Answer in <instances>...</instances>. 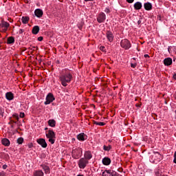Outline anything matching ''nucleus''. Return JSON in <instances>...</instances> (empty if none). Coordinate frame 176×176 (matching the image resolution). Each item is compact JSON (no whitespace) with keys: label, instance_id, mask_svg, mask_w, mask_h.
<instances>
[{"label":"nucleus","instance_id":"c756f323","mask_svg":"<svg viewBox=\"0 0 176 176\" xmlns=\"http://www.w3.org/2000/svg\"><path fill=\"white\" fill-rule=\"evenodd\" d=\"M103 149H104V151H111V146H103Z\"/></svg>","mask_w":176,"mask_h":176},{"label":"nucleus","instance_id":"a19ab883","mask_svg":"<svg viewBox=\"0 0 176 176\" xmlns=\"http://www.w3.org/2000/svg\"><path fill=\"white\" fill-rule=\"evenodd\" d=\"M23 32H24V30L23 29H20L19 30V34H23Z\"/></svg>","mask_w":176,"mask_h":176},{"label":"nucleus","instance_id":"e433bc0d","mask_svg":"<svg viewBox=\"0 0 176 176\" xmlns=\"http://www.w3.org/2000/svg\"><path fill=\"white\" fill-rule=\"evenodd\" d=\"M38 41L39 42H42V41H43V36H39V37H38Z\"/></svg>","mask_w":176,"mask_h":176},{"label":"nucleus","instance_id":"1a4fd4ad","mask_svg":"<svg viewBox=\"0 0 176 176\" xmlns=\"http://www.w3.org/2000/svg\"><path fill=\"white\" fill-rule=\"evenodd\" d=\"M106 19H107V15H105V13L100 12L97 16V21L99 23H104Z\"/></svg>","mask_w":176,"mask_h":176},{"label":"nucleus","instance_id":"de8ad7c7","mask_svg":"<svg viewBox=\"0 0 176 176\" xmlns=\"http://www.w3.org/2000/svg\"><path fill=\"white\" fill-rule=\"evenodd\" d=\"M173 78L176 80V74H173Z\"/></svg>","mask_w":176,"mask_h":176},{"label":"nucleus","instance_id":"f8f14e48","mask_svg":"<svg viewBox=\"0 0 176 176\" xmlns=\"http://www.w3.org/2000/svg\"><path fill=\"white\" fill-rule=\"evenodd\" d=\"M34 14H35L36 17L41 19V17H42V16H43V11L41 9L38 8V9L35 10Z\"/></svg>","mask_w":176,"mask_h":176},{"label":"nucleus","instance_id":"4be33fe9","mask_svg":"<svg viewBox=\"0 0 176 176\" xmlns=\"http://www.w3.org/2000/svg\"><path fill=\"white\" fill-rule=\"evenodd\" d=\"M43 170L45 171V174H50V168L46 165H41Z\"/></svg>","mask_w":176,"mask_h":176},{"label":"nucleus","instance_id":"8fccbe9b","mask_svg":"<svg viewBox=\"0 0 176 176\" xmlns=\"http://www.w3.org/2000/svg\"><path fill=\"white\" fill-rule=\"evenodd\" d=\"M136 107H141V104H136Z\"/></svg>","mask_w":176,"mask_h":176},{"label":"nucleus","instance_id":"423d86ee","mask_svg":"<svg viewBox=\"0 0 176 176\" xmlns=\"http://www.w3.org/2000/svg\"><path fill=\"white\" fill-rule=\"evenodd\" d=\"M78 164L79 168H82L83 170L86 168V166L89 164V160H86V158L82 157L78 160Z\"/></svg>","mask_w":176,"mask_h":176},{"label":"nucleus","instance_id":"20e7f679","mask_svg":"<svg viewBox=\"0 0 176 176\" xmlns=\"http://www.w3.org/2000/svg\"><path fill=\"white\" fill-rule=\"evenodd\" d=\"M72 157L74 159H79L82 156V148H73L72 150Z\"/></svg>","mask_w":176,"mask_h":176},{"label":"nucleus","instance_id":"7ed1b4c3","mask_svg":"<svg viewBox=\"0 0 176 176\" xmlns=\"http://www.w3.org/2000/svg\"><path fill=\"white\" fill-rule=\"evenodd\" d=\"M47 138H48L49 142L50 144H53L54 142H56V133L53 130L50 129L45 134Z\"/></svg>","mask_w":176,"mask_h":176},{"label":"nucleus","instance_id":"2f4dec72","mask_svg":"<svg viewBox=\"0 0 176 176\" xmlns=\"http://www.w3.org/2000/svg\"><path fill=\"white\" fill-rule=\"evenodd\" d=\"M155 175L156 176H163L162 175V172L159 170H157L156 172H155Z\"/></svg>","mask_w":176,"mask_h":176},{"label":"nucleus","instance_id":"39448f33","mask_svg":"<svg viewBox=\"0 0 176 176\" xmlns=\"http://www.w3.org/2000/svg\"><path fill=\"white\" fill-rule=\"evenodd\" d=\"M120 46L121 47H122V49H124L125 50H129V49L131 47V43H130V41L124 38L121 41Z\"/></svg>","mask_w":176,"mask_h":176},{"label":"nucleus","instance_id":"58836bf2","mask_svg":"<svg viewBox=\"0 0 176 176\" xmlns=\"http://www.w3.org/2000/svg\"><path fill=\"white\" fill-rule=\"evenodd\" d=\"M173 162L176 164V151L174 153V160H173Z\"/></svg>","mask_w":176,"mask_h":176},{"label":"nucleus","instance_id":"473e14b6","mask_svg":"<svg viewBox=\"0 0 176 176\" xmlns=\"http://www.w3.org/2000/svg\"><path fill=\"white\" fill-rule=\"evenodd\" d=\"M105 13H111V10H109V8H106L104 10Z\"/></svg>","mask_w":176,"mask_h":176},{"label":"nucleus","instance_id":"9d476101","mask_svg":"<svg viewBox=\"0 0 176 176\" xmlns=\"http://www.w3.org/2000/svg\"><path fill=\"white\" fill-rule=\"evenodd\" d=\"M36 142L38 145H41L42 148H47V143H46V140L43 138H40L36 140Z\"/></svg>","mask_w":176,"mask_h":176},{"label":"nucleus","instance_id":"a878e982","mask_svg":"<svg viewBox=\"0 0 176 176\" xmlns=\"http://www.w3.org/2000/svg\"><path fill=\"white\" fill-rule=\"evenodd\" d=\"M7 43L8 45H12V43H14V37L13 36L8 37L7 39Z\"/></svg>","mask_w":176,"mask_h":176},{"label":"nucleus","instance_id":"f257e3e1","mask_svg":"<svg viewBox=\"0 0 176 176\" xmlns=\"http://www.w3.org/2000/svg\"><path fill=\"white\" fill-rule=\"evenodd\" d=\"M59 80L60 81L62 86L67 87L68 83H71V80H72V74L69 71L63 73L59 76Z\"/></svg>","mask_w":176,"mask_h":176},{"label":"nucleus","instance_id":"3c124183","mask_svg":"<svg viewBox=\"0 0 176 176\" xmlns=\"http://www.w3.org/2000/svg\"><path fill=\"white\" fill-rule=\"evenodd\" d=\"M13 123H15V124H16V123H17V122H15V121H13Z\"/></svg>","mask_w":176,"mask_h":176},{"label":"nucleus","instance_id":"5701e85b","mask_svg":"<svg viewBox=\"0 0 176 176\" xmlns=\"http://www.w3.org/2000/svg\"><path fill=\"white\" fill-rule=\"evenodd\" d=\"M32 34H34V35H36V34H38V32H39V26L36 25L33 28L32 31Z\"/></svg>","mask_w":176,"mask_h":176},{"label":"nucleus","instance_id":"a211bd4d","mask_svg":"<svg viewBox=\"0 0 176 176\" xmlns=\"http://www.w3.org/2000/svg\"><path fill=\"white\" fill-rule=\"evenodd\" d=\"M133 8L135 10H140L142 8V3L140 1H137L136 3H134Z\"/></svg>","mask_w":176,"mask_h":176},{"label":"nucleus","instance_id":"37998d69","mask_svg":"<svg viewBox=\"0 0 176 176\" xmlns=\"http://www.w3.org/2000/svg\"><path fill=\"white\" fill-rule=\"evenodd\" d=\"M3 170H6L8 168V165L6 164L3 165Z\"/></svg>","mask_w":176,"mask_h":176},{"label":"nucleus","instance_id":"f03ea898","mask_svg":"<svg viewBox=\"0 0 176 176\" xmlns=\"http://www.w3.org/2000/svg\"><path fill=\"white\" fill-rule=\"evenodd\" d=\"M162 159H163L162 154L159 152L154 151L153 155H151L150 162L151 163H153L154 164H157V163H159V162H160Z\"/></svg>","mask_w":176,"mask_h":176},{"label":"nucleus","instance_id":"a18cd8bd","mask_svg":"<svg viewBox=\"0 0 176 176\" xmlns=\"http://www.w3.org/2000/svg\"><path fill=\"white\" fill-rule=\"evenodd\" d=\"M85 2H93V1H94V0H85Z\"/></svg>","mask_w":176,"mask_h":176},{"label":"nucleus","instance_id":"6e6552de","mask_svg":"<svg viewBox=\"0 0 176 176\" xmlns=\"http://www.w3.org/2000/svg\"><path fill=\"white\" fill-rule=\"evenodd\" d=\"M9 27H10V24L5 21H1L0 23V28L3 29V32H6Z\"/></svg>","mask_w":176,"mask_h":176},{"label":"nucleus","instance_id":"f3484780","mask_svg":"<svg viewBox=\"0 0 176 176\" xmlns=\"http://www.w3.org/2000/svg\"><path fill=\"white\" fill-rule=\"evenodd\" d=\"M87 138V136L84 133H81L77 135V140L79 141H85Z\"/></svg>","mask_w":176,"mask_h":176},{"label":"nucleus","instance_id":"72a5a7b5","mask_svg":"<svg viewBox=\"0 0 176 176\" xmlns=\"http://www.w3.org/2000/svg\"><path fill=\"white\" fill-rule=\"evenodd\" d=\"M13 118H14V119L16 120H19V114H14Z\"/></svg>","mask_w":176,"mask_h":176},{"label":"nucleus","instance_id":"6ab92c4d","mask_svg":"<svg viewBox=\"0 0 176 176\" xmlns=\"http://www.w3.org/2000/svg\"><path fill=\"white\" fill-rule=\"evenodd\" d=\"M144 8L145 10H152V3L150 2L144 3Z\"/></svg>","mask_w":176,"mask_h":176},{"label":"nucleus","instance_id":"4468645a","mask_svg":"<svg viewBox=\"0 0 176 176\" xmlns=\"http://www.w3.org/2000/svg\"><path fill=\"white\" fill-rule=\"evenodd\" d=\"M6 98L8 101H12L14 98V95L12 92H7L6 94Z\"/></svg>","mask_w":176,"mask_h":176},{"label":"nucleus","instance_id":"dca6fc26","mask_svg":"<svg viewBox=\"0 0 176 176\" xmlns=\"http://www.w3.org/2000/svg\"><path fill=\"white\" fill-rule=\"evenodd\" d=\"M164 64L166 67H168V65H171L173 64V59L171 58H166L164 60Z\"/></svg>","mask_w":176,"mask_h":176},{"label":"nucleus","instance_id":"603ef678","mask_svg":"<svg viewBox=\"0 0 176 176\" xmlns=\"http://www.w3.org/2000/svg\"><path fill=\"white\" fill-rule=\"evenodd\" d=\"M45 130H47V128H45Z\"/></svg>","mask_w":176,"mask_h":176},{"label":"nucleus","instance_id":"cd10ccee","mask_svg":"<svg viewBox=\"0 0 176 176\" xmlns=\"http://www.w3.org/2000/svg\"><path fill=\"white\" fill-rule=\"evenodd\" d=\"M94 124H96V126H105V124L102 122H98L94 121Z\"/></svg>","mask_w":176,"mask_h":176},{"label":"nucleus","instance_id":"79ce46f5","mask_svg":"<svg viewBox=\"0 0 176 176\" xmlns=\"http://www.w3.org/2000/svg\"><path fill=\"white\" fill-rule=\"evenodd\" d=\"M126 2H128V3H133V2H134V0H126Z\"/></svg>","mask_w":176,"mask_h":176},{"label":"nucleus","instance_id":"49530a36","mask_svg":"<svg viewBox=\"0 0 176 176\" xmlns=\"http://www.w3.org/2000/svg\"><path fill=\"white\" fill-rule=\"evenodd\" d=\"M144 57H145V58H149V55L148 54H144Z\"/></svg>","mask_w":176,"mask_h":176},{"label":"nucleus","instance_id":"f704fd0d","mask_svg":"<svg viewBox=\"0 0 176 176\" xmlns=\"http://www.w3.org/2000/svg\"><path fill=\"white\" fill-rule=\"evenodd\" d=\"M110 175L111 176H116V172L112 170L111 171Z\"/></svg>","mask_w":176,"mask_h":176},{"label":"nucleus","instance_id":"bb28decb","mask_svg":"<svg viewBox=\"0 0 176 176\" xmlns=\"http://www.w3.org/2000/svg\"><path fill=\"white\" fill-rule=\"evenodd\" d=\"M111 174V170H105L102 173V176H109Z\"/></svg>","mask_w":176,"mask_h":176},{"label":"nucleus","instance_id":"2eb2a0df","mask_svg":"<svg viewBox=\"0 0 176 176\" xmlns=\"http://www.w3.org/2000/svg\"><path fill=\"white\" fill-rule=\"evenodd\" d=\"M91 157H93V155H91V152L87 151H85V154H84V159H86V160H90V159H91Z\"/></svg>","mask_w":176,"mask_h":176},{"label":"nucleus","instance_id":"4c0bfd02","mask_svg":"<svg viewBox=\"0 0 176 176\" xmlns=\"http://www.w3.org/2000/svg\"><path fill=\"white\" fill-rule=\"evenodd\" d=\"M100 50H101L102 52H104V50H105V47H104V46H100Z\"/></svg>","mask_w":176,"mask_h":176},{"label":"nucleus","instance_id":"9b49d317","mask_svg":"<svg viewBox=\"0 0 176 176\" xmlns=\"http://www.w3.org/2000/svg\"><path fill=\"white\" fill-rule=\"evenodd\" d=\"M106 36H107L109 42H113V38H115V36H113V33H112V32L107 31L106 32Z\"/></svg>","mask_w":176,"mask_h":176},{"label":"nucleus","instance_id":"ddd939ff","mask_svg":"<svg viewBox=\"0 0 176 176\" xmlns=\"http://www.w3.org/2000/svg\"><path fill=\"white\" fill-rule=\"evenodd\" d=\"M102 163L104 166H109V164H111V158L108 157H104L102 160Z\"/></svg>","mask_w":176,"mask_h":176},{"label":"nucleus","instance_id":"aec40b11","mask_svg":"<svg viewBox=\"0 0 176 176\" xmlns=\"http://www.w3.org/2000/svg\"><path fill=\"white\" fill-rule=\"evenodd\" d=\"M1 144H3L4 146H9L10 145V141L8 138H3L1 140Z\"/></svg>","mask_w":176,"mask_h":176},{"label":"nucleus","instance_id":"c9c22d12","mask_svg":"<svg viewBox=\"0 0 176 176\" xmlns=\"http://www.w3.org/2000/svg\"><path fill=\"white\" fill-rule=\"evenodd\" d=\"M131 68H135L137 67V63H131Z\"/></svg>","mask_w":176,"mask_h":176},{"label":"nucleus","instance_id":"ea45409f","mask_svg":"<svg viewBox=\"0 0 176 176\" xmlns=\"http://www.w3.org/2000/svg\"><path fill=\"white\" fill-rule=\"evenodd\" d=\"M24 116H25V114L24 113H20L19 114L20 118H24Z\"/></svg>","mask_w":176,"mask_h":176},{"label":"nucleus","instance_id":"c85d7f7f","mask_svg":"<svg viewBox=\"0 0 176 176\" xmlns=\"http://www.w3.org/2000/svg\"><path fill=\"white\" fill-rule=\"evenodd\" d=\"M23 142H24V139L23 138H19L17 139V143L19 144H23Z\"/></svg>","mask_w":176,"mask_h":176},{"label":"nucleus","instance_id":"393cba45","mask_svg":"<svg viewBox=\"0 0 176 176\" xmlns=\"http://www.w3.org/2000/svg\"><path fill=\"white\" fill-rule=\"evenodd\" d=\"M21 21H22L23 24H28V21H30V17L23 16L21 19Z\"/></svg>","mask_w":176,"mask_h":176},{"label":"nucleus","instance_id":"0eeeda50","mask_svg":"<svg viewBox=\"0 0 176 176\" xmlns=\"http://www.w3.org/2000/svg\"><path fill=\"white\" fill-rule=\"evenodd\" d=\"M45 100H46L44 102L45 105H49V104L54 101V96H53L52 93H50L47 95Z\"/></svg>","mask_w":176,"mask_h":176},{"label":"nucleus","instance_id":"c03bdc74","mask_svg":"<svg viewBox=\"0 0 176 176\" xmlns=\"http://www.w3.org/2000/svg\"><path fill=\"white\" fill-rule=\"evenodd\" d=\"M0 176H5V173L1 172L0 173Z\"/></svg>","mask_w":176,"mask_h":176},{"label":"nucleus","instance_id":"7c9ffc66","mask_svg":"<svg viewBox=\"0 0 176 176\" xmlns=\"http://www.w3.org/2000/svg\"><path fill=\"white\" fill-rule=\"evenodd\" d=\"M3 113H5V111H4V110L2 109V107H0V116H2V118H3Z\"/></svg>","mask_w":176,"mask_h":176},{"label":"nucleus","instance_id":"09e8293b","mask_svg":"<svg viewBox=\"0 0 176 176\" xmlns=\"http://www.w3.org/2000/svg\"><path fill=\"white\" fill-rule=\"evenodd\" d=\"M138 24H141V21H140V20H139V21H138Z\"/></svg>","mask_w":176,"mask_h":176},{"label":"nucleus","instance_id":"412c9836","mask_svg":"<svg viewBox=\"0 0 176 176\" xmlns=\"http://www.w3.org/2000/svg\"><path fill=\"white\" fill-rule=\"evenodd\" d=\"M44 175L43 171L41 170H34L33 172V176H43Z\"/></svg>","mask_w":176,"mask_h":176},{"label":"nucleus","instance_id":"b1692460","mask_svg":"<svg viewBox=\"0 0 176 176\" xmlns=\"http://www.w3.org/2000/svg\"><path fill=\"white\" fill-rule=\"evenodd\" d=\"M48 125L50 126V127H56V120L53 119L48 120Z\"/></svg>","mask_w":176,"mask_h":176}]
</instances>
